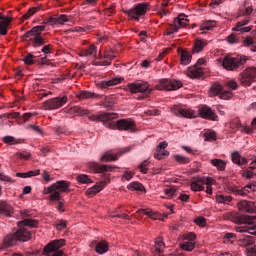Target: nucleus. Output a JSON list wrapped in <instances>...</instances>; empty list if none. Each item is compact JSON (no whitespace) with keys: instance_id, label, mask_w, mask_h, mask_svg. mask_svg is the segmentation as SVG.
<instances>
[{"instance_id":"11","label":"nucleus","mask_w":256,"mask_h":256,"mask_svg":"<svg viewBox=\"0 0 256 256\" xmlns=\"http://www.w3.org/2000/svg\"><path fill=\"white\" fill-rule=\"evenodd\" d=\"M171 113L176 115V117H184V119H195L199 115L195 110L189 108H181L179 106H174L171 108Z\"/></svg>"},{"instance_id":"49","label":"nucleus","mask_w":256,"mask_h":256,"mask_svg":"<svg viewBox=\"0 0 256 256\" xmlns=\"http://www.w3.org/2000/svg\"><path fill=\"white\" fill-rule=\"evenodd\" d=\"M190 187H191V190L192 191H205V187L202 186L201 184H199L197 181H193L191 184H190Z\"/></svg>"},{"instance_id":"46","label":"nucleus","mask_w":256,"mask_h":256,"mask_svg":"<svg viewBox=\"0 0 256 256\" xmlns=\"http://www.w3.org/2000/svg\"><path fill=\"white\" fill-rule=\"evenodd\" d=\"M221 99H224L225 101L231 99L233 97V92H231V90H223L220 92V96Z\"/></svg>"},{"instance_id":"19","label":"nucleus","mask_w":256,"mask_h":256,"mask_svg":"<svg viewBox=\"0 0 256 256\" xmlns=\"http://www.w3.org/2000/svg\"><path fill=\"white\" fill-rule=\"evenodd\" d=\"M249 189L251 191H255L256 190V181H254L252 184H248L247 186H245L244 188H232V193H234V195H240V197H245V195H247V193H249Z\"/></svg>"},{"instance_id":"31","label":"nucleus","mask_w":256,"mask_h":256,"mask_svg":"<svg viewBox=\"0 0 256 256\" xmlns=\"http://www.w3.org/2000/svg\"><path fill=\"white\" fill-rule=\"evenodd\" d=\"M223 91V86L219 83H214L210 90H209V95L210 97H217V95H221V92Z\"/></svg>"},{"instance_id":"34","label":"nucleus","mask_w":256,"mask_h":256,"mask_svg":"<svg viewBox=\"0 0 256 256\" xmlns=\"http://www.w3.org/2000/svg\"><path fill=\"white\" fill-rule=\"evenodd\" d=\"M97 53V48L95 45H90L88 49H84L81 52H79L80 57H91L92 55H95Z\"/></svg>"},{"instance_id":"17","label":"nucleus","mask_w":256,"mask_h":256,"mask_svg":"<svg viewBox=\"0 0 256 256\" xmlns=\"http://www.w3.org/2000/svg\"><path fill=\"white\" fill-rule=\"evenodd\" d=\"M238 209L244 213H256V205L254 202L247 200L238 202Z\"/></svg>"},{"instance_id":"62","label":"nucleus","mask_w":256,"mask_h":256,"mask_svg":"<svg viewBox=\"0 0 256 256\" xmlns=\"http://www.w3.org/2000/svg\"><path fill=\"white\" fill-rule=\"evenodd\" d=\"M93 65H95L96 67H105V66L111 65V62H108V61H105V60H103V61H95L93 63Z\"/></svg>"},{"instance_id":"10","label":"nucleus","mask_w":256,"mask_h":256,"mask_svg":"<svg viewBox=\"0 0 256 256\" xmlns=\"http://www.w3.org/2000/svg\"><path fill=\"white\" fill-rule=\"evenodd\" d=\"M67 101H69L67 96L55 97V98L46 100L43 104V107L47 111H53L55 109H61V107H63V105H65Z\"/></svg>"},{"instance_id":"23","label":"nucleus","mask_w":256,"mask_h":256,"mask_svg":"<svg viewBox=\"0 0 256 256\" xmlns=\"http://www.w3.org/2000/svg\"><path fill=\"white\" fill-rule=\"evenodd\" d=\"M105 185H107V182H100L94 185L93 187L89 188L86 191V195L88 197H93L94 195H97V193H99L100 191H103V189L105 188Z\"/></svg>"},{"instance_id":"36","label":"nucleus","mask_w":256,"mask_h":256,"mask_svg":"<svg viewBox=\"0 0 256 256\" xmlns=\"http://www.w3.org/2000/svg\"><path fill=\"white\" fill-rule=\"evenodd\" d=\"M216 201L217 203H222L223 205H229L231 201H233V197L220 194L216 196Z\"/></svg>"},{"instance_id":"26","label":"nucleus","mask_w":256,"mask_h":256,"mask_svg":"<svg viewBox=\"0 0 256 256\" xmlns=\"http://www.w3.org/2000/svg\"><path fill=\"white\" fill-rule=\"evenodd\" d=\"M230 127L231 129H240L241 133H247V135H249V133L251 132L249 126L241 125V121L239 119L232 120L230 123Z\"/></svg>"},{"instance_id":"30","label":"nucleus","mask_w":256,"mask_h":256,"mask_svg":"<svg viewBox=\"0 0 256 256\" xmlns=\"http://www.w3.org/2000/svg\"><path fill=\"white\" fill-rule=\"evenodd\" d=\"M207 47V40L196 39L193 47V53H201Z\"/></svg>"},{"instance_id":"58","label":"nucleus","mask_w":256,"mask_h":256,"mask_svg":"<svg viewBox=\"0 0 256 256\" xmlns=\"http://www.w3.org/2000/svg\"><path fill=\"white\" fill-rule=\"evenodd\" d=\"M196 225H199L200 227H205L207 225V220L203 217H198L195 219Z\"/></svg>"},{"instance_id":"8","label":"nucleus","mask_w":256,"mask_h":256,"mask_svg":"<svg viewBox=\"0 0 256 256\" xmlns=\"http://www.w3.org/2000/svg\"><path fill=\"white\" fill-rule=\"evenodd\" d=\"M159 85L156 86L158 91H177V89H181L183 87V82L175 79H160Z\"/></svg>"},{"instance_id":"12","label":"nucleus","mask_w":256,"mask_h":256,"mask_svg":"<svg viewBox=\"0 0 256 256\" xmlns=\"http://www.w3.org/2000/svg\"><path fill=\"white\" fill-rule=\"evenodd\" d=\"M240 245L242 247H247L248 256H256V249L255 246H252L255 243V240L252 236L249 235H242L240 236ZM251 246V247H249Z\"/></svg>"},{"instance_id":"45","label":"nucleus","mask_w":256,"mask_h":256,"mask_svg":"<svg viewBox=\"0 0 256 256\" xmlns=\"http://www.w3.org/2000/svg\"><path fill=\"white\" fill-rule=\"evenodd\" d=\"M215 25H217V22H215V21H206L202 25L201 30L202 31H211V29H213V27H215Z\"/></svg>"},{"instance_id":"35","label":"nucleus","mask_w":256,"mask_h":256,"mask_svg":"<svg viewBox=\"0 0 256 256\" xmlns=\"http://www.w3.org/2000/svg\"><path fill=\"white\" fill-rule=\"evenodd\" d=\"M78 97L79 99H99L101 95L90 92V91H81Z\"/></svg>"},{"instance_id":"40","label":"nucleus","mask_w":256,"mask_h":256,"mask_svg":"<svg viewBox=\"0 0 256 256\" xmlns=\"http://www.w3.org/2000/svg\"><path fill=\"white\" fill-rule=\"evenodd\" d=\"M180 247L183 249V251L191 252L193 249H195V242L185 241L184 243L180 244Z\"/></svg>"},{"instance_id":"5","label":"nucleus","mask_w":256,"mask_h":256,"mask_svg":"<svg viewBox=\"0 0 256 256\" xmlns=\"http://www.w3.org/2000/svg\"><path fill=\"white\" fill-rule=\"evenodd\" d=\"M247 63V57L245 56H238L232 57L230 55H226L223 58L222 66L227 71H237V69H241Z\"/></svg>"},{"instance_id":"3","label":"nucleus","mask_w":256,"mask_h":256,"mask_svg":"<svg viewBox=\"0 0 256 256\" xmlns=\"http://www.w3.org/2000/svg\"><path fill=\"white\" fill-rule=\"evenodd\" d=\"M31 239V232L26 228H19L15 233L7 235L3 240V245L5 247H13L17 245V241H22L23 243Z\"/></svg>"},{"instance_id":"52","label":"nucleus","mask_w":256,"mask_h":256,"mask_svg":"<svg viewBox=\"0 0 256 256\" xmlns=\"http://www.w3.org/2000/svg\"><path fill=\"white\" fill-rule=\"evenodd\" d=\"M213 184V179L212 178H207L206 179V193L208 195H212L213 194V187H211V185Z\"/></svg>"},{"instance_id":"64","label":"nucleus","mask_w":256,"mask_h":256,"mask_svg":"<svg viewBox=\"0 0 256 256\" xmlns=\"http://www.w3.org/2000/svg\"><path fill=\"white\" fill-rule=\"evenodd\" d=\"M196 237L197 236L195 235V233H189L184 237V239L185 241H190L193 243V240L196 239Z\"/></svg>"},{"instance_id":"16","label":"nucleus","mask_w":256,"mask_h":256,"mask_svg":"<svg viewBox=\"0 0 256 256\" xmlns=\"http://www.w3.org/2000/svg\"><path fill=\"white\" fill-rule=\"evenodd\" d=\"M198 111L202 119H208L209 121H217V114L209 106L204 105L200 107Z\"/></svg>"},{"instance_id":"13","label":"nucleus","mask_w":256,"mask_h":256,"mask_svg":"<svg viewBox=\"0 0 256 256\" xmlns=\"http://www.w3.org/2000/svg\"><path fill=\"white\" fill-rule=\"evenodd\" d=\"M118 115L117 113H107V112H101L98 115H92L89 117L90 121H101L104 123L105 127H107V123L111 121V119H117Z\"/></svg>"},{"instance_id":"50","label":"nucleus","mask_w":256,"mask_h":256,"mask_svg":"<svg viewBox=\"0 0 256 256\" xmlns=\"http://www.w3.org/2000/svg\"><path fill=\"white\" fill-rule=\"evenodd\" d=\"M204 137H205V141H215V139H217L215 132H212L210 130H207L204 133Z\"/></svg>"},{"instance_id":"43","label":"nucleus","mask_w":256,"mask_h":256,"mask_svg":"<svg viewBox=\"0 0 256 256\" xmlns=\"http://www.w3.org/2000/svg\"><path fill=\"white\" fill-rule=\"evenodd\" d=\"M163 247H165V242H163V239L157 238L155 244V251L156 253H158V255H161V253H163Z\"/></svg>"},{"instance_id":"60","label":"nucleus","mask_w":256,"mask_h":256,"mask_svg":"<svg viewBox=\"0 0 256 256\" xmlns=\"http://www.w3.org/2000/svg\"><path fill=\"white\" fill-rule=\"evenodd\" d=\"M51 49H53V45L48 44V45L43 46L41 52L44 53V55H49V54H51Z\"/></svg>"},{"instance_id":"18","label":"nucleus","mask_w":256,"mask_h":256,"mask_svg":"<svg viewBox=\"0 0 256 256\" xmlns=\"http://www.w3.org/2000/svg\"><path fill=\"white\" fill-rule=\"evenodd\" d=\"M168 145L169 144L166 141L160 142L156 148V153L154 154V158L161 161L163 157H169V151L165 150L167 149Z\"/></svg>"},{"instance_id":"28","label":"nucleus","mask_w":256,"mask_h":256,"mask_svg":"<svg viewBox=\"0 0 256 256\" xmlns=\"http://www.w3.org/2000/svg\"><path fill=\"white\" fill-rule=\"evenodd\" d=\"M210 163L213 167H216L218 171H225V169H227V162H225V160L214 158L210 160Z\"/></svg>"},{"instance_id":"2","label":"nucleus","mask_w":256,"mask_h":256,"mask_svg":"<svg viewBox=\"0 0 256 256\" xmlns=\"http://www.w3.org/2000/svg\"><path fill=\"white\" fill-rule=\"evenodd\" d=\"M45 25H49L48 19H45L42 25L35 26L30 31H27L23 35V39H29L33 47H43L45 45V39L41 37V33L45 31Z\"/></svg>"},{"instance_id":"6","label":"nucleus","mask_w":256,"mask_h":256,"mask_svg":"<svg viewBox=\"0 0 256 256\" xmlns=\"http://www.w3.org/2000/svg\"><path fill=\"white\" fill-rule=\"evenodd\" d=\"M108 129H118V131H135V121L131 119H120L117 122L113 119L106 123Z\"/></svg>"},{"instance_id":"51","label":"nucleus","mask_w":256,"mask_h":256,"mask_svg":"<svg viewBox=\"0 0 256 256\" xmlns=\"http://www.w3.org/2000/svg\"><path fill=\"white\" fill-rule=\"evenodd\" d=\"M255 43L256 40H254V38L251 36L246 37L243 41L244 47H251L252 45H255Z\"/></svg>"},{"instance_id":"41","label":"nucleus","mask_w":256,"mask_h":256,"mask_svg":"<svg viewBox=\"0 0 256 256\" xmlns=\"http://www.w3.org/2000/svg\"><path fill=\"white\" fill-rule=\"evenodd\" d=\"M128 189L132 191H145V186L139 182H132L128 185Z\"/></svg>"},{"instance_id":"9","label":"nucleus","mask_w":256,"mask_h":256,"mask_svg":"<svg viewBox=\"0 0 256 256\" xmlns=\"http://www.w3.org/2000/svg\"><path fill=\"white\" fill-rule=\"evenodd\" d=\"M128 90L130 93H146V95H151L153 93V88L150 87L149 82L137 81L128 84Z\"/></svg>"},{"instance_id":"63","label":"nucleus","mask_w":256,"mask_h":256,"mask_svg":"<svg viewBox=\"0 0 256 256\" xmlns=\"http://www.w3.org/2000/svg\"><path fill=\"white\" fill-rule=\"evenodd\" d=\"M115 57H116L115 55H112L109 52H106L104 54V59H106V60H104V61H107L108 63H111V61H113V59H115Z\"/></svg>"},{"instance_id":"4","label":"nucleus","mask_w":256,"mask_h":256,"mask_svg":"<svg viewBox=\"0 0 256 256\" xmlns=\"http://www.w3.org/2000/svg\"><path fill=\"white\" fill-rule=\"evenodd\" d=\"M149 9V2H142L134 5L129 10H124V13L129 17V19H132L133 21H139L141 17H145V15H147V11H149Z\"/></svg>"},{"instance_id":"44","label":"nucleus","mask_w":256,"mask_h":256,"mask_svg":"<svg viewBox=\"0 0 256 256\" xmlns=\"http://www.w3.org/2000/svg\"><path fill=\"white\" fill-rule=\"evenodd\" d=\"M102 105L105 107V109H113V107H115V102L111 97H106Z\"/></svg>"},{"instance_id":"37","label":"nucleus","mask_w":256,"mask_h":256,"mask_svg":"<svg viewBox=\"0 0 256 256\" xmlns=\"http://www.w3.org/2000/svg\"><path fill=\"white\" fill-rule=\"evenodd\" d=\"M181 65H189L191 63V53L183 51L180 55Z\"/></svg>"},{"instance_id":"42","label":"nucleus","mask_w":256,"mask_h":256,"mask_svg":"<svg viewBox=\"0 0 256 256\" xmlns=\"http://www.w3.org/2000/svg\"><path fill=\"white\" fill-rule=\"evenodd\" d=\"M76 180L78 181V183H82L84 185H89V183H93V181L86 174L78 175Z\"/></svg>"},{"instance_id":"61","label":"nucleus","mask_w":256,"mask_h":256,"mask_svg":"<svg viewBox=\"0 0 256 256\" xmlns=\"http://www.w3.org/2000/svg\"><path fill=\"white\" fill-rule=\"evenodd\" d=\"M2 141L6 144H10L13 145V143H15V137L13 136H5L4 138H2Z\"/></svg>"},{"instance_id":"27","label":"nucleus","mask_w":256,"mask_h":256,"mask_svg":"<svg viewBox=\"0 0 256 256\" xmlns=\"http://www.w3.org/2000/svg\"><path fill=\"white\" fill-rule=\"evenodd\" d=\"M123 81V78L121 77H115L108 81H102L100 83V87L102 89H109V87H113L114 85H119Z\"/></svg>"},{"instance_id":"53","label":"nucleus","mask_w":256,"mask_h":256,"mask_svg":"<svg viewBox=\"0 0 256 256\" xmlns=\"http://www.w3.org/2000/svg\"><path fill=\"white\" fill-rule=\"evenodd\" d=\"M149 166V160H144L140 165H139V169H140V173H143L144 175L147 174V167Z\"/></svg>"},{"instance_id":"54","label":"nucleus","mask_w":256,"mask_h":256,"mask_svg":"<svg viewBox=\"0 0 256 256\" xmlns=\"http://www.w3.org/2000/svg\"><path fill=\"white\" fill-rule=\"evenodd\" d=\"M57 231H63L65 227H67V221L66 220H58L55 225Z\"/></svg>"},{"instance_id":"48","label":"nucleus","mask_w":256,"mask_h":256,"mask_svg":"<svg viewBox=\"0 0 256 256\" xmlns=\"http://www.w3.org/2000/svg\"><path fill=\"white\" fill-rule=\"evenodd\" d=\"M37 11H39V8H30L27 13H25L23 16H22V19L23 21H27V19L33 17V14L34 13H37Z\"/></svg>"},{"instance_id":"38","label":"nucleus","mask_w":256,"mask_h":256,"mask_svg":"<svg viewBox=\"0 0 256 256\" xmlns=\"http://www.w3.org/2000/svg\"><path fill=\"white\" fill-rule=\"evenodd\" d=\"M175 162L180 163V165H187V163H191V159L187 156H181L179 154H176L174 156Z\"/></svg>"},{"instance_id":"7","label":"nucleus","mask_w":256,"mask_h":256,"mask_svg":"<svg viewBox=\"0 0 256 256\" xmlns=\"http://www.w3.org/2000/svg\"><path fill=\"white\" fill-rule=\"evenodd\" d=\"M240 85L243 87H251L256 81V68L248 67L239 75Z\"/></svg>"},{"instance_id":"14","label":"nucleus","mask_w":256,"mask_h":256,"mask_svg":"<svg viewBox=\"0 0 256 256\" xmlns=\"http://www.w3.org/2000/svg\"><path fill=\"white\" fill-rule=\"evenodd\" d=\"M133 149L131 146L125 147L122 150H120L117 154H110V153H105L101 158L100 161L102 163H108L109 161H117L119 157L122 155H125V153H129Z\"/></svg>"},{"instance_id":"47","label":"nucleus","mask_w":256,"mask_h":256,"mask_svg":"<svg viewBox=\"0 0 256 256\" xmlns=\"http://www.w3.org/2000/svg\"><path fill=\"white\" fill-rule=\"evenodd\" d=\"M179 26L177 24H171L167 29H166V35H173V33H177L179 31Z\"/></svg>"},{"instance_id":"32","label":"nucleus","mask_w":256,"mask_h":256,"mask_svg":"<svg viewBox=\"0 0 256 256\" xmlns=\"http://www.w3.org/2000/svg\"><path fill=\"white\" fill-rule=\"evenodd\" d=\"M175 25L181 29V27H187L189 20L187 19V15L185 14H180L178 17L174 20Z\"/></svg>"},{"instance_id":"25","label":"nucleus","mask_w":256,"mask_h":256,"mask_svg":"<svg viewBox=\"0 0 256 256\" xmlns=\"http://www.w3.org/2000/svg\"><path fill=\"white\" fill-rule=\"evenodd\" d=\"M232 162L235 163V165H238L239 167H243V165H247L248 160L247 158L241 156L239 152H234L231 155Z\"/></svg>"},{"instance_id":"33","label":"nucleus","mask_w":256,"mask_h":256,"mask_svg":"<svg viewBox=\"0 0 256 256\" xmlns=\"http://www.w3.org/2000/svg\"><path fill=\"white\" fill-rule=\"evenodd\" d=\"M20 227H37L39 225V221L31 218L24 219L18 222Z\"/></svg>"},{"instance_id":"57","label":"nucleus","mask_w":256,"mask_h":256,"mask_svg":"<svg viewBox=\"0 0 256 256\" xmlns=\"http://www.w3.org/2000/svg\"><path fill=\"white\" fill-rule=\"evenodd\" d=\"M165 195H167L168 197L173 198L177 195V189L167 188V189H165Z\"/></svg>"},{"instance_id":"1","label":"nucleus","mask_w":256,"mask_h":256,"mask_svg":"<svg viewBox=\"0 0 256 256\" xmlns=\"http://www.w3.org/2000/svg\"><path fill=\"white\" fill-rule=\"evenodd\" d=\"M70 183L65 180L57 181L51 186L44 187L43 195H50V201H61V193H69Z\"/></svg>"},{"instance_id":"56","label":"nucleus","mask_w":256,"mask_h":256,"mask_svg":"<svg viewBox=\"0 0 256 256\" xmlns=\"http://www.w3.org/2000/svg\"><path fill=\"white\" fill-rule=\"evenodd\" d=\"M145 115H147L148 117H155V116L161 115V111L158 109L147 110L145 111Z\"/></svg>"},{"instance_id":"20","label":"nucleus","mask_w":256,"mask_h":256,"mask_svg":"<svg viewBox=\"0 0 256 256\" xmlns=\"http://www.w3.org/2000/svg\"><path fill=\"white\" fill-rule=\"evenodd\" d=\"M9 25H11V18L3 16L0 12V35H7Z\"/></svg>"},{"instance_id":"55","label":"nucleus","mask_w":256,"mask_h":256,"mask_svg":"<svg viewBox=\"0 0 256 256\" xmlns=\"http://www.w3.org/2000/svg\"><path fill=\"white\" fill-rule=\"evenodd\" d=\"M228 89H232V91H235L239 89V84L235 80H230L226 83Z\"/></svg>"},{"instance_id":"22","label":"nucleus","mask_w":256,"mask_h":256,"mask_svg":"<svg viewBox=\"0 0 256 256\" xmlns=\"http://www.w3.org/2000/svg\"><path fill=\"white\" fill-rule=\"evenodd\" d=\"M250 20L245 19L240 22H237L236 27L233 28V31H240L241 33H249L251 29H253V26L245 27V25H249Z\"/></svg>"},{"instance_id":"21","label":"nucleus","mask_w":256,"mask_h":256,"mask_svg":"<svg viewBox=\"0 0 256 256\" xmlns=\"http://www.w3.org/2000/svg\"><path fill=\"white\" fill-rule=\"evenodd\" d=\"M0 215H4V217H11V215H13V206L6 201H0Z\"/></svg>"},{"instance_id":"59","label":"nucleus","mask_w":256,"mask_h":256,"mask_svg":"<svg viewBox=\"0 0 256 256\" xmlns=\"http://www.w3.org/2000/svg\"><path fill=\"white\" fill-rule=\"evenodd\" d=\"M67 21H69V19H67L66 15H60L58 17H56V24H60L63 25V23H67Z\"/></svg>"},{"instance_id":"15","label":"nucleus","mask_w":256,"mask_h":256,"mask_svg":"<svg viewBox=\"0 0 256 256\" xmlns=\"http://www.w3.org/2000/svg\"><path fill=\"white\" fill-rule=\"evenodd\" d=\"M87 167L90 171H94V173H106L107 171H113V169L116 168L111 165H101L97 162H88Z\"/></svg>"},{"instance_id":"29","label":"nucleus","mask_w":256,"mask_h":256,"mask_svg":"<svg viewBox=\"0 0 256 256\" xmlns=\"http://www.w3.org/2000/svg\"><path fill=\"white\" fill-rule=\"evenodd\" d=\"M93 243L94 245H96V253H99V255H103L104 253H107V251H109V245H107V242L94 241Z\"/></svg>"},{"instance_id":"24","label":"nucleus","mask_w":256,"mask_h":256,"mask_svg":"<svg viewBox=\"0 0 256 256\" xmlns=\"http://www.w3.org/2000/svg\"><path fill=\"white\" fill-rule=\"evenodd\" d=\"M187 75L191 77V79H199V77H203V68L199 66L190 67Z\"/></svg>"},{"instance_id":"39","label":"nucleus","mask_w":256,"mask_h":256,"mask_svg":"<svg viewBox=\"0 0 256 256\" xmlns=\"http://www.w3.org/2000/svg\"><path fill=\"white\" fill-rule=\"evenodd\" d=\"M23 61L25 65H33V63H37L38 58L37 56H34L33 54L29 53L23 58Z\"/></svg>"}]
</instances>
